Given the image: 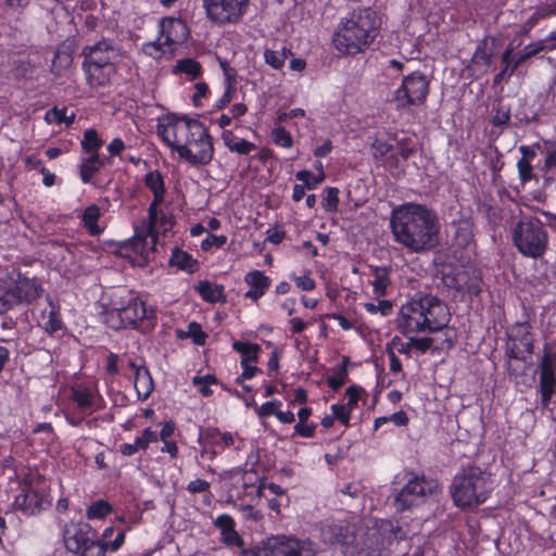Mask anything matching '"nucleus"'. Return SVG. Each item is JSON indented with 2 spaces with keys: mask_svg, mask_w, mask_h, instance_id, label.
Segmentation results:
<instances>
[{
  "mask_svg": "<svg viewBox=\"0 0 556 556\" xmlns=\"http://www.w3.org/2000/svg\"><path fill=\"white\" fill-rule=\"evenodd\" d=\"M390 228L393 240L412 253L431 251L439 242V217L424 204L407 203L393 210Z\"/></svg>",
  "mask_w": 556,
  "mask_h": 556,
  "instance_id": "nucleus-1",
  "label": "nucleus"
},
{
  "mask_svg": "<svg viewBox=\"0 0 556 556\" xmlns=\"http://www.w3.org/2000/svg\"><path fill=\"white\" fill-rule=\"evenodd\" d=\"M99 318L112 330L153 329L156 311L147 305L142 295L134 290L118 288L111 292L109 301L100 303Z\"/></svg>",
  "mask_w": 556,
  "mask_h": 556,
  "instance_id": "nucleus-2",
  "label": "nucleus"
},
{
  "mask_svg": "<svg viewBox=\"0 0 556 556\" xmlns=\"http://www.w3.org/2000/svg\"><path fill=\"white\" fill-rule=\"evenodd\" d=\"M381 18L370 7L355 8L342 17L332 35L333 48L343 55L365 52L380 34Z\"/></svg>",
  "mask_w": 556,
  "mask_h": 556,
  "instance_id": "nucleus-3",
  "label": "nucleus"
},
{
  "mask_svg": "<svg viewBox=\"0 0 556 556\" xmlns=\"http://www.w3.org/2000/svg\"><path fill=\"white\" fill-rule=\"evenodd\" d=\"M493 491L491 473L477 465H468L457 472L451 484V496L460 509L483 504Z\"/></svg>",
  "mask_w": 556,
  "mask_h": 556,
  "instance_id": "nucleus-4",
  "label": "nucleus"
},
{
  "mask_svg": "<svg viewBox=\"0 0 556 556\" xmlns=\"http://www.w3.org/2000/svg\"><path fill=\"white\" fill-rule=\"evenodd\" d=\"M62 536L66 551L78 556H105L108 551H118L125 542V531L119 530L113 542L101 543L97 531L83 520L66 522Z\"/></svg>",
  "mask_w": 556,
  "mask_h": 556,
  "instance_id": "nucleus-5",
  "label": "nucleus"
},
{
  "mask_svg": "<svg viewBox=\"0 0 556 556\" xmlns=\"http://www.w3.org/2000/svg\"><path fill=\"white\" fill-rule=\"evenodd\" d=\"M81 54L83 71L88 86L98 88L109 85L116 73V61L119 58V49L114 41L103 38L93 45L86 46Z\"/></svg>",
  "mask_w": 556,
  "mask_h": 556,
  "instance_id": "nucleus-6",
  "label": "nucleus"
},
{
  "mask_svg": "<svg viewBox=\"0 0 556 556\" xmlns=\"http://www.w3.org/2000/svg\"><path fill=\"white\" fill-rule=\"evenodd\" d=\"M510 237L514 248L526 258L540 260L548 251V230L536 216L521 217L513 226Z\"/></svg>",
  "mask_w": 556,
  "mask_h": 556,
  "instance_id": "nucleus-7",
  "label": "nucleus"
},
{
  "mask_svg": "<svg viewBox=\"0 0 556 556\" xmlns=\"http://www.w3.org/2000/svg\"><path fill=\"white\" fill-rule=\"evenodd\" d=\"M374 161L392 175L401 167V161H407L415 152V143L409 137L399 138L396 134H378L370 143Z\"/></svg>",
  "mask_w": 556,
  "mask_h": 556,
  "instance_id": "nucleus-8",
  "label": "nucleus"
},
{
  "mask_svg": "<svg viewBox=\"0 0 556 556\" xmlns=\"http://www.w3.org/2000/svg\"><path fill=\"white\" fill-rule=\"evenodd\" d=\"M205 128V125L198 118L177 113H167L157 119L156 132L160 139L173 151H180V146L191 141V138Z\"/></svg>",
  "mask_w": 556,
  "mask_h": 556,
  "instance_id": "nucleus-9",
  "label": "nucleus"
},
{
  "mask_svg": "<svg viewBox=\"0 0 556 556\" xmlns=\"http://www.w3.org/2000/svg\"><path fill=\"white\" fill-rule=\"evenodd\" d=\"M164 200L153 199L148 207V223L137 226L135 233L118 244V253L124 257H130L132 254L142 258H148L151 253L156 251L159 233L156 224L159 218L157 207Z\"/></svg>",
  "mask_w": 556,
  "mask_h": 556,
  "instance_id": "nucleus-10",
  "label": "nucleus"
},
{
  "mask_svg": "<svg viewBox=\"0 0 556 556\" xmlns=\"http://www.w3.org/2000/svg\"><path fill=\"white\" fill-rule=\"evenodd\" d=\"M316 545L311 540L276 535L256 546L252 556H316Z\"/></svg>",
  "mask_w": 556,
  "mask_h": 556,
  "instance_id": "nucleus-11",
  "label": "nucleus"
},
{
  "mask_svg": "<svg viewBox=\"0 0 556 556\" xmlns=\"http://www.w3.org/2000/svg\"><path fill=\"white\" fill-rule=\"evenodd\" d=\"M440 484L437 479L421 476H414L407 481L394 498L396 510H407L424 504L428 496L437 494Z\"/></svg>",
  "mask_w": 556,
  "mask_h": 556,
  "instance_id": "nucleus-12",
  "label": "nucleus"
},
{
  "mask_svg": "<svg viewBox=\"0 0 556 556\" xmlns=\"http://www.w3.org/2000/svg\"><path fill=\"white\" fill-rule=\"evenodd\" d=\"M429 93V80L426 75L415 71L403 77L402 84L393 92L392 102L396 110L422 105Z\"/></svg>",
  "mask_w": 556,
  "mask_h": 556,
  "instance_id": "nucleus-13",
  "label": "nucleus"
},
{
  "mask_svg": "<svg viewBox=\"0 0 556 556\" xmlns=\"http://www.w3.org/2000/svg\"><path fill=\"white\" fill-rule=\"evenodd\" d=\"M206 17L215 25H237L249 11L250 0H202Z\"/></svg>",
  "mask_w": 556,
  "mask_h": 556,
  "instance_id": "nucleus-14",
  "label": "nucleus"
},
{
  "mask_svg": "<svg viewBox=\"0 0 556 556\" xmlns=\"http://www.w3.org/2000/svg\"><path fill=\"white\" fill-rule=\"evenodd\" d=\"M7 285L14 292V296L20 305H31L40 299L45 292L41 281L21 269H13L3 276Z\"/></svg>",
  "mask_w": 556,
  "mask_h": 556,
  "instance_id": "nucleus-15",
  "label": "nucleus"
},
{
  "mask_svg": "<svg viewBox=\"0 0 556 556\" xmlns=\"http://www.w3.org/2000/svg\"><path fill=\"white\" fill-rule=\"evenodd\" d=\"M178 156L192 166H204L211 163L214 157V146L208 128L205 126L198 137L181 144Z\"/></svg>",
  "mask_w": 556,
  "mask_h": 556,
  "instance_id": "nucleus-16",
  "label": "nucleus"
},
{
  "mask_svg": "<svg viewBox=\"0 0 556 556\" xmlns=\"http://www.w3.org/2000/svg\"><path fill=\"white\" fill-rule=\"evenodd\" d=\"M416 299L421 306L424 318L427 317L428 333H434L447 326L451 314L446 303L437 295L416 292Z\"/></svg>",
  "mask_w": 556,
  "mask_h": 556,
  "instance_id": "nucleus-17",
  "label": "nucleus"
},
{
  "mask_svg": "<svg viewBox=\"0 0 556 556\" xmlns=\"http://www.w3.org/2000/svg\"><path fill=\"white\" fill-rule=\"evenodd\" d=\"M401 528H394L391 521H382L378 529L367 533L362 553L364 556H382L392 542L404 539Z\"/></svg>",
  "mask_w": 556,
  "mask_h": 556,
  "instance_id": "nucleus-18",
  "label": "nucleus"
},
{
  "mask_svg": "<svg viewBox=\"0 0 556 556\" xmlns=\"http://www.w3.org/2000/svg\"><path fill=\"white\" fill-rule=\"evenodd\" d=\"M534 349V334L529 321L516 323L508 331L507 356L517 361H527Z\"/></svg>",
  "mask_w": 556,
  "mask_h": 556,
  "instance_id": "nucleus-19",
  "label": "nucleus"
},
{
  "mask_svg": "<svg viewBox=\"0 0 556 556\" xmlns=\"http://www.w3.org/2000/svg\"><path fill=\"white\" fill-rule=\"evenodd\" d=\"M426 320L428 321L427 317L424 318L421 306L414 294L401 305L395 320L396 329L404 337L419 332L428 333Z\"/></svg>",
  "mask_w": 556,
  "mask_h": 556,
  "instance_id": "nucleus-20",
  "label": "nucleus"
},
{
  "mask_svg": "<svg viewBox=\"0 0 556 556\" xmlns=\"http://www.w3.org/2000/svg\"><path fill=\"white\" fill-rule=\"evenodd\" d=\"M197 442L211 445L217 456L229 447H233L235 451L244 447V440L238 433L222 431L217 427L201 428Z\"/></svg>",
  "mask_w": 556,
  "mask_h": 556,
  "instance_id": "nucleus-21",
  "label": "nucleus"
},
{
  "mask_svg": "<svg viewBox=\"0 0 556 556\" xmlns=\"http://www.w3.org/2000/svg\"><path fill=\"white\" fill-rule=\"evenodd\" d=\"M482 285V273L472 265L457 269L452 278V288L470 300L481 293Z\"/></svg>",
  "mask_w": 556,
  "mask_h": 556,
  "instance_id": "nucleus-22",
  "label": "nucleus"
},
{
  "mask_svg": "<svg viewBox=\"0 0 556 556\" xmlns=\"http://www.w3.org/2000/svg\"><path fill=\"white\" fill-rule=\"evenodd\" d=\"M190 35V28L180 17L166 16L159 22V36L168 48L185 43Z\"/></svg>",
  "mask_w": 556,
  "mask_h": 556,
  "instance_id": "nucleus-23",
  "label": "nucleus"
},
{
  "mask_svg": "<svg viewBox=\"0 0 556 556\" xmlns=\"http://www.w3.org/2000/svg\"><path fill=\"white\" fill-rule=\"evenodd\" d=\"M99 392L91 383H75L71 388V401L80 414H91L98 408Z\"/></svg>",
  "mask_w": 556,
  "mask_h": 556,
  "instance_id": "nucleus-24",
  "label": "nucleus"
},
{
  "mask_svg": "<svg viewBox=\"0 0 556 556\" xmlns=\"http://www.w3.org/2000/svg\"><path fill=\"white\" fill-rule=\"evenodd\" d=\"M231 495L239 500L250 497L251 501L260 498L265 492V478H260L254 470L245 469L241 477V486H233Z\"/></svg>",
  "mask_w": 556,
  "mask_h": 556,
  "instance_id": "nucleus-25",
  "label": "nucleus"
},
{
  "mask_svg": "<svg viewBox=\"0 0 556 556\" xmlns=\"http://www.w3.org/2000/svg\"><path fill=\"white\" fill-rule=\"evenodd\" d=\"M43 496L34 489L31 483H24L21 492L15 496L13 505L16 510L25 515L31 516L39 513L42 508Z\"/></svg>",
  "mask_w": 556,
  "mask_h": 556,
  "instance_id": "nucleus-26",
  "label": "nucleus"
},
{
  "mask_svg": "<svg viewBox=\"0 0 556 556\" xmlns=\"http://www.w3.org/2000/svg\"><path fill=\"white\" fill-rule=\"evenodd\" d=\"M244 282L249 286L244 298L257 302L269 290L271 278L262 270L253 269L245 274Z\"/></svg>",
  "mask_w": 556,
  "mask_h": 556,
  "instance_id": "nucleus-27",
  "label": "nucleus"
},
{
  "mask_svg": "<svg viewBox=\"0 0 556 556\" xmlns=\"http://www.w3.org/2000/svg\"><path fill=\"white\" fill-rule=\"evenodd\" d=\"M214 526L220 530V542L227 547L241 546L242 536L236 530L235 519L228 514H222L214 520Z\"/></svg>",
  "mask_w": 556,
  "mask_h": 556,
  "instance_id": "nucleus-28",
  "label": "nucleus"
},
{
  "mask_svg": "<svg viewBox=\"0 0 556 556\" xmlns=\"http://www.w3.org/2000/svg\"><path fill=\"white\" fill-rule=\"evenodd\" d=\"M455 229L453 243L459 249H469L475 243V222L471 217H460L453 222Z\"/></svg>",
  "mask_w": 556,
  "mask_h": 556,
  "instance_id": "nucleus-29",
  "label": "nucleus"
},
{
  "mask_svg": "<svg viewBox=\"0 0 556 556\" xmlns=\"http://www.w3.org/2000/svg\"><path fill=\"white\" fill-rule=\"evenodd\" d=\"M141 366H146L143 362L138 364L137 361L131 357L119 358V356L113 352H110L106 356L105 370L111 376H116L123 371L124 376L130 378L128 371H134V375H136L137 368Z\"/></svg>",
  "mask_w": 556,
  "mask_h": 556,
  "instance_id": "nucleus-30",
  "label": "nucleus"
},
{
  "mask_svg": "<svg viewBox=\"0 0 556 556\" xmlns=\"http://www.w3.org/2000/svg\"><path fill=\"white\" fill-rule=\"evenodd\" d=\"M194 290L200 295V298L206 303L225 304L227 302V295L225 293V287L223 285H216L208 280H200L194 286Z\"/></svg>",
  "mask_w": 556,
  "mask_h": 556,
  "instance_id": "nucleus-31",
  "label": "nucleus"
},
{
  "mask_svg": "<svg viewBox=\"0 0 556 556\" xmlns=\"http://www.w3.org/2000/svg\"><path fill=\"white\" fill-rule=\"evenodd\" d=\"M539 390L541 404L547 406L556 394V370L539 367Z\"/></svg>",
  "mask_w": 556,
  "mask_h": 556,
  "instance_id": "nucleus-32",
  "label": "nucleus"
},
{
  "mask_svg": "<svg viewBox=\"0 0 556 556\" xmlns=\"http://www.w3.org/2000/svg\"><path fill=\"white\" fill-rule=\"evenodd\" d=\"M168 265L190 275L198 271L200 266L198 260L178 247L172 249Z\"/></svg>",
  "mask_w": 556,
  "mask_h": 556,
  "instance_id": "nucleus-33",
  "label": "nucleus"
},
{
  "mask_svg": "<svg viewBox=\"0 0 556 556\" xmlns=\"http://www.w3.org/2000/svg\"><path fill=\"white\" fill-rule=\"evenodd\" d=\"M134 388L137 393V399L141 402L148 400L152 394L154 381L147 366L137 368V372L134 375Z\"/></svg>",
  "mask_w": 556,
  "mask_h": 556,
  "instance_id": "nucleus-34",
  "label": "nucleus"
},
{
  "mask_svg": "<svg viewBox=\"0 0 556 556\" xmlns=\"http://www.w3.org/2000/svg\"><path fill=\"white\" fill-rule=\"evenodd\" d=\"M222 139L230 152L239 155H249L257 149V146L254 142L239 138L232 130L224 129Z\"/></svg>",
  "mask_w": 556,
  "mask_h": 556,
  "instance_id": "nucleus-35",
  "label": "nucleus"
},
{
  "mask_svg": "<svg viewBox=\"0 0 556 556\" xmlns=\"http://www.w3.org/2000/svg\"><path fill=\"white\" fill-rule=\"evenodd\" d=\"M49 309L41 313L42 327L46 332L53 334L63 328V321L60 315V307L54 305L48 296Z\"/></svg>",
  "mask_w": 556,
  "mask_h": 556,
  "instance_id": "nucleus-36",
  "label": "nucleus"
},
{
  "mask_svg": "<svg viewBox=\"0 0 556 556\" xmlns=\"http://www.w3.org/2000/svg\"><path fill=\"white\" fill-rule=\"evenodd\" d=\"M231 348L241 355L240 365L255 364L258 362L261 346L257 343L235 340Z\"/></svg>",
  "mask_w": 556,
  "mask_h": 556,
  "instance_id": "nucleus-37",
  "label": "nucleus"
},
{
  "mask_svg": "<svg viewBox=\"0 0 556 556\" xmlns=\"http://www.w3.org/2000/svg\"><path fill=\"white\" fill-rule=\"evenodd\" d=\"M144 186L153 193L155 202L165 200L166 187L163 175L160 170H150L143 177Z\"/></svg>",
  "mask_w": 556,
  "mask_h": 556,
  "instance_id": "nucleus-38",
  "label": "nucleus"
},
{
  "mask_svg": "<svg viewBox=\"0 0 556 556\" xmlns=\"http://www.w3.org/2000/svg\"><path fill=\"white\" fill-rule=\"evenodd\" d=\"M374 280L371 282L375 295L383 298L387 295L388 288L391 285L390 269L388 267H372Z\"/></svg>",
  "mask_w": 556,
  "mask_h": 556,
  "instance_id": "nucleus-39",
  "label": "nucleus"
},
{
  "mask_svg": "<svg viewBox=\"0 0 556 556\" xmlns=\"http://www.w3.org/2000/svg\"><path fill=\"white\" fill-rule=\"evenodd\" d=\"M100 217L101 211L97 204L88 205L83 212L81 223L91 236H98L103 231L98 225Z\"/></svg>",
  "mask_w": 556,
  "mask_h": 556,
  "instance_id": "nucleus-40",
  "label": "nucleus"
},
{
  "mask_svg": "<svg viewBox=\"0 0 556 556\" xmlns=\"http://www.w3.org/2000/svg\"><path fill=\"white\" fill-rule=\"evenodd\" d=\"M174 74H186L190 76L191 80H194L202 76L203 67L199 61L192 58H185L178 60L173 68Z\"/></svg>",
  "mask_w": 556,
  "mask_h": 556,
  "instance_id": "nucleus-41",
  "label": "nucleus"
},
{
  "mask_svg": "<svg viewBox=\"0 0 556 556\" xmlns=\"http://www.w3.org/2000/svg\"><path fill=\"white\" fill-rule=\"evenodd\" d=\"M100 169V154L89 155L79 165V177L84 184H90Z\"/></svg>",
  "mask_w": 556,
  "mask_h": 556,
  "instance_id": "nucleus-42",
  "label": "nucleus"
},
{
  "mask_svg": "<svg viewBox=\"0 0 556 556\" xmlns=\"http://www.w3.org/2000/svg\"><path fill=\"white\" fill-rule=\"evenodd\" d=\"M84 152L89 155L99 154V150L103 146V140L94 128H88L84 131V137L80 142Z\"/></svg>",
  "mask_w": 556,
  "mask_h": 556,
  "instance_id": "nucleus-43",
  "label": "nucleus"
},
{
  "mask_svg": "<svg viewBox=\"0 0 556 556\" xmlns=\"http://www.w3.org/2000/svg\"><path fill=\"white\" fill-rule=\"evenodd\" d=\"M326 178L323 164L319 163V173L313 174L307 169H301L295 173V179L303 182V186L308 190H314Z\"/></svg>",
  "mask_w": 556,
  "mask_h": 556,
  "instance_id": "nucleus-44",
  "label": "nucleus"
},
{
  "mask_svg": "<svg viewBox=\"0 0 556 556\" xmlns=\"http://www.w3.org/2000/svg\"><path fill=\"white\" fill-rule=\"evenodd\" d=\"M67 109L62 108L59 109L56 106H53L52 109L48 110L43 116V119L47 124H55L61 125L65 124L66 127H71L74 124L75 121V114H72L71 116L66 115Z\"/></svg>",
  "mask_w": 556,
  "mask_h": 556,
  "instance_id": "nucleus-45",
  "label": "nucleus"
},
{
  "mask_svg": "<svg viewBox=\"0 0 556 556\" xmlns=\"http://www.w3.org/2000/svg\"><path fill=\"white\" fill-rule=\"evenodd\" d=\"M349 361H350V358L348 356H344L342 359V363L337 368L333 369V374L328 376L327 384L331 390L338 391L346 382V380H348L346 365H348Z\"/></svg>",
  "mask_w": 556,
  "mask_h": 556,
  "instance_id": "nucleus-46",
  "label": "nucleus"
},
{
  "mask_svg": "<svg viewBox=\"0 0 556 556\" xmlns=\"http://www.w3.org/2000/svg\"><path fill=\"white\" fill-rule=\"evenodd\" d=\"M7 280L4 277L0 278V314H4L16 306H20L17 303L14 292L11 290L9 285H7Z\"/></svg>",
  "mask_w": 556,
  "mask_h": 556,
  "instance_id": "nucleus-47",
  "label": "nucleus"
},
{
  "mask_svg": "<svg viewBox=\"0 0 556 556\" xmlns=\"http://www.w3.org/2000/svg\"><path fill=\"white\" fill-rule=\"evenodd\" d=\"M113 511V506L105 500L92 502L86 510V517L89 520L104 519Z\"/></svg>",
  "mask_w": 556,
  "mask_h": 556,
  "instance_id": "nucleus-48",
  "label": "nucleus"
},
{
  "mask_svg": "<svg viewBox=\"0 0 556 556\" xmlns=\"http://www.w3.org/2000/svg\"><path fill=\"white\" fill-rule=\"evenodd\" d=\"M73 63L72 52L67 47H59L52 60V72L60 74L62 71L68 68Z\"/></svg>",
  "mask_w": 556,
  "mask_h": 556,
  "instance_id": "nucleus-49",
  "label": "nucleus"
},
{
  "mask_svg": "<svg viewBox=\"0 0 556 556\" xmlns=\"http://www.w3.org/2000/svg\"><path fill=\"white\" fill-rule=\"evenodd\" d=\"M477 210L482 214L490 224L497 225L501 220V208L492 199L479 201Z\"/></svg>",
  "mask_w": 556,
  "mask_h": 556,
  "instance_id": "nucleus-50",
  "label": "nucleus"
},
{
  "mask_svg": "<svg viewBox=\"0 0 556 556\" xmlns=\"http://www.w3.org/2000/svg\"><path fill=\"white\" fill-rule=\"evenodd\" d=\"M192 384L198 388L199 392L204 397H210L213 395V390L211 386L219 384V381L215 375L207 374L204 376H194L192 378Z\"/></svg>",
  "mask_w": 556,
  "mask_h": 556,
  "instance_id": "nucleus-51",
  "label": "nucleus"
},
{
  "mask_svg": "<svg viewBox=\"0 0 556 556\" xmlns=\"http://www.w3.org/2000/svg\"><path fill=\"white\" fill-rule=\"evenodd\" d=\"M510 122V108L498 100L493 104L491 124L495 127L506 126Z\"/></svg>",
  "mask_w": 556,
  "mask_h": 556,
  "instance_id": "nucleus-52",
  "label": "nucleus"
},
{
  "mask_svg": "<svg viewBox=\"0 0 556 556\" xmlns=\"http://www.w3.org/2000/svg\"><path fill=\"white\" fill-rule=\"evenodd\" d=\"M365 311L371 315L380 314L383 317L390 316L393 313V303L390 300L379 299L375 302H367L363 304Z\"/></svg>",
  "mask_w": 556,
  "mask_h": 556,
  "instance_id": "nucleus-53",
  "label": "nucleus"
},
{
  "mask_svg": "<svg viewBox=\"0 0 556 556\" xmlns=\"http://www.w3.org/2000/svg\"><path fill=\"white\" fill-rule=\"evenodd\" d=\"M270 137L274 144L278 147L290 149L293 146L292 135L283 126H275L271 130Z\"/></svg>",
  "mask_w": 556,
  "mask_h": 556,
  "instance_id": "nucleus-54",
  "label": "nucleus"
},
{
  "mask_svg": "<svg viewBox=\"0 0 556 556\" xmlns=\"http://www.w3.org/2000/svg\"><path fill=\"white\" fill-rule=\"evenodd\" d=\"M288 53L291 54V51L288 49H283L282 52L266 49L264 52L265 63L274 70H281L285 66Z\"/></svg>",
  "mask_w": 556,
  "mask_h": 556,
  "instance_id": "nucleus-55",
  "label": "nucleus"
},
{
  "mask_svg": "<svg viewBox=\"0 0 556 556\" xmlns=\"http://www.w3.org/2000/svg\"><path fill=\"white\" fill-rule=\"evenodd\" d=\"M513 51L514 50L511 47H507L503 51V53L501 55V61L504 64V66H502V70L494 76L495 85L501 84L506 77H509L514 74V73H510V67L513 65V63H511Z\"/></svg>",
  "mask_w": 556,
  "mask_h": 556,
  "instance_id": "nucleus-56",
  "label": "nucleus"
},
{
  "mask_svg": "<svg viewBox=\"0 0 556 556\" xmlns=\"http://www.w3.org/2000/svg\"><path fill=\"white\" fill-rule=\"evenodd\" d=\"M165 47L163 39H160V36L154 41H148L142 45V51L146 55L153 58L154 60H160L165 54Z\"/></svg>",
  "mask_w": 556,
  "mask_h": 556,
  "instance_id": "nucleus-57",
  "label": "nucleus"
},
{
  "mask_svg": "<svg viewBox=\"0 0 556 556\" xmlns=\"http://www.w3.org/2000/svg\"><path fill=\"white\" fill-rule=\"evenodd\" d=\"M281 407L282 402L280 400L275 399L263 403L261 406L255 405L254 409L260 418H267L273 415L276 416V414L280 410Z\"/></svg>",
  "mask_w": 556,
  "mask_h": 556,
  "instance_id": "nucleus-58",
  "label": "nucleus"
},
{
  "mask_svg": "<svg viewBox=\"0 0 556 556\" xmlns=\"http://www.w3.org/2000/svg\"><path fill=\"white\" fill-rule=\"evenodd\" d=\"M363 395H366V390L363 387L357 384L348 387L345 390V396L348 399V402L344 404L345 407L353 412Z\"/></svg>",
  "mask_w": 556,
  "mask_h": 556,
  "instance_id": "nucleus-59",
  "label": "nucleus"
},
{
  "mask_svg": "<svg viewBox=\"0 0 556 556\" xmlns=\"http://www.w3.org/2000/svg\"><path fill=\"white\" fill-rule=\"evenodd\" d=\"M517 170L520 181L525 185L531 180L539 181V175L533 173V166L526 160H518Z\"/></svg>",
  "mask_w": 556,
  "mask_h": 556,
  "instance_id": "nucleus-60",
  "label": "nucleus"
},
{
  "mask_svg": "<svg viewBox=\"0 0 556 556\" xmlns=\"http://www.w3.org/2000/svg\"><path fill=\"white\" fill-rule=\"evenodd\" d=\"M290 278L294 281L296 288L301 291L309 292L316 288V281L312 278L311 270H306L302 276L291 274Z\"/></svg>",
  "mask_w": 556,
  "mask_h": 556,
  "instance_id": "nucleus-61",
  "label": "nucleus"
},
{
  "mask_svg": "<svg viewBox=\"0 0 556 556\" xmlns=\"http://www.w3.org/2000/svg\"><path fill=\"white\" fill-rule=\"evenodd\" d=\"M316 429L317 424L314 421L296 422L293 428L292 438L300 437L304 439H311L315 435Z\"/></svg>",
  "mask_w": 556,
  "mask_h": 556,
  "instance_id": "nucleus-62",
  "label": "nucleus"
},
{
  "mask_svg": "<svg viewBox=\"0 0 556 556\" xmlns=\"http://www.w3.org/2000/svg\"><path fill=\"white\" fill-rule=\"evenodd\" d=\"M326 197L323 200V207L327 212H337L339 205V189L336 187L326 188Z\"/></svg>",
  "mask_w": 556,
  "mask_h": 556,
  "instance_id": "nucleus-63",
  "label": "nucleus"
},
{
  "mask_svg": "<svg viewBox=\"0 0 556 556\" xmlns=\"http://www.w3.org/2000/svg\"><path fill=\"white\" fill-rule=\"evenodd\" d=\"M539 367L556 370V346L553 343L545 344Z\"/></svg>",
  "mask_w": 556,
  "mask_h": 556,
  "instance_id": "nucleus-64",
  "label": "nucleus"
}]
</instances>
